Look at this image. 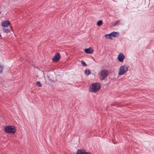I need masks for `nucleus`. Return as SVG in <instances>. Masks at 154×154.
<instances>
[{"label":"nucleus","mask_w":154,"mask_h":154,"mask_svg":"<svg viewBox=\"0 0 154 154\" xmlns=\"http://www.w3.org/2000/svg\"><path fill=\"white\" fill-rule=\"evenodd\" d=\"M125 58V57L124 54L122 53H120L118 56V59L119 61L120 62H122Z\"/></svg>","instance_id":"nucleus-6"},{"label":"nucleus","mask_w":154,"mask_h":154,"mask_svg":"<svg viewBox=\"0 0 154 154\" xmlns=\"http://www.w3.org/2000/svg\"><path fill=\"white\" fill-rule=\"evenodd\" d=\"M3 66L2 65H0V73L2 72L3 69Z\"/></svg>","instance_id":"nucleus-14"},{"label":"nucleus","mask_w":154,"mask_h":154,"mask_svg":"<svg viewBox=\"0 0 154 154\" xmlns=\"http://www.w3.org/2000/svg\"><path fill=\"white\" fill-rule=\"evenodd\" d=\"M61 58V56L59 53H57L54 56L52 60L54 62H57L59 61Z\"/></svg>","instance_id":"nucleus-5"},{"label":"nucleus","mask_w":154,"mask_h":154,"mask_svg":"<svg viewBox=\"0 0 154 154\" xmlns=\"http://www.w3.org/2000/svg\"><path fill=\"white\" fill-rule=\"evenodd\" d=\"M4 130L6 133L9 134H14L16 131L15 128L12 125L6 126L4 128Z\"/></svg>","instance_id":"nucleus-3"},{"label":"nucleus","mask_w":154,"mask_h":154,"mask_svg":"<svg viewBox=\"0 0 154 154\" xmlns=\"http://www.w3.org/2000/svg\"><path fill=\"white\" fill-rule=\"evenodd\" d=\"M85 53L88 54H91L94 51L93 49L91 48H86L85 49Z\"/></svg>","instance_id":"nucleus-8"},{"label":"nucleus","mask_w":154,"mask_h":154,"mask_svg":"<svg viewBox=\"0 0 154 154\" xmlns=\"http://www.w3.org/2000/svg\"><path fill=\"white\" fill-rule=\"evenodd\" d=\"M85 73L87 75H89L91 73V71L89 69H86L85 70Z\"/></svg>","instance_id":"nucleus-13"},{"label":"nucleus","mask_w":154,"mask_h":154,"mask_svg":"<svg viewBox=\"0 0 154 154\" xmlns=\"http://www.w3.org/2000/svg\"><path fill=\"white\" fill-rule=\"evenodd\" d=\"M36 85L39 87L42 86V85L38 81L36 83Z\"/></svg>","instance_id":"nucleus-16"},{"label":"nucleus","mask_w":154,"mask_h":154,"mask_svg":"<svg viewBox=\"0 0 154 154\" xmlns=\"http://www.w3.org/2000/svg\"><path fill=\"white\" fill-rule=\"evenodd\" d=\"M119 21H118L116 23H117L118 22H119Z\"/></svg>","instance_id":"nucleus-18"},{"label":"nucleus","mask_w":154,"mask_h":154,"mask_svg":"<svg viewBox=\"0 0 154 154\" xmlns=\"http://www.w3.org/2000/svg\"><path fill=\"white\" fill-rule=\"evenodd\" d=\"M10 25V22L8 20H5L2 21V25L4 27H7Z\"/></svg>","instance_id":"nucleus-7"},{"label":"nucleus","mask_w":154,"mask_h":154,"mask_svg":"<svg viewBox=\"0 0 154 154\" xmlns=\"http://www.w3.org/2000/svg\"><path fill=\"white\" fill-rule=\"evenodd\" d=\"M102 20H100L97 22V26H100L102 25Z\"/></svg>","instance_id":"nucleus-12"},{"label":"nucleus","mask_w":154,"mask_h":154,"mask_svg":"<svg viewBox=\"0 0 154 154\" xmlns=\"http://www.w3.org/2000/svg\"><path fill=\"white\" fill-rule=\"evenodd\" d=\"M100 87L99 84L94 83L92 84L89 89V91L92 92H95L100 90Z\"/></svg>","instance_id":"nucleus-2"},{"label":"nucleus","mask_w":154,"mask_h":154,"mask_svg":"<svg viewBox=\"0 0 154 154\" xmlns=\"http://www.w3.org/2000/svg\"><path fill=\"white\" fill-rule=\"evenodd\" d=\"M108 74V71L106 70H102L99 73V76L100 79L103 80L107 76Z\"/></svg>","instance_id":"nucleus-4"},{"label":"nucleus","mask_w":154,"mask_h":154,"mask_svg":"<svg viewBox=\"0 0 154 154\" xmlns=\"http://www.w3.org/2000/svg\"><path fill=\"white\" fill-rule=\"evenodd\" d=\"M88 153L86 152H82V150L79 149L77 151L76 154H88Z\"/></svg>","instance_id":"nucleus-10"},{"label":"nucleus","mask_w":154,"mask_h":154,"mask_svg":"<svg viewBox=\"0 0 154 154\" xmlns=\"http://www.w3.org/2000/svg\"><path fill=\"white\" fill-rule=\"evenodd\" d=\"M3 30L6 33H8L10 32V29H8L4 28Z\"/></svg>","instance_id":"nucleus-15"},{"label":"nucleus","mask_w":154,"mask_h":154,"mask_svg":"<svg viewBox=\"0 0 154 154\" xmlns=\"http://www.w3.org/2000/svg\"><path fill=\"white\" fill-rule=\"evenodd\" d=\"M128 68V66L126 65L123 64L121 65L119 68L118 75H124L127 71Z\"/></svg>","instance_id":"nucleus-1"},{"label":"nucleus","mask_w":154,"mask_h":154,"mask_svg":"<svg viewBox=\"0 0 154 154\" xmlns=\"http://www.w3.org/2000/svg\"><path fill=\"white\" fill-rule=\"evenodd\" d=\"M111 33L105 35V37L108 39H112Z\"/></svg>","instance_id":"nucleus-11"},{"label":"nucleus","mask_w":154,"mask_h":154,"mask_svg":"<svg viewBox=\"0 0 154 154\" xmlns=\"http://www.w3.org/2000/svg\"><path fill=\"white\" fill-rule=\"evenodd\" d=\"M81 63L83 66H86V64L84 61L82 60L81 61Z\"/></svg>","instance_id":"nucleus-17"},{"label":"nucleus","mask_w":154,"mask_h":154,"mask_svg":"<svg viewBox=\"0 0 154 154\" xmlns=\"http://www.w3.org/2000/svg\"><path fill=\"white\" fill-rule=\"evenodd\" d=\"M111 33L112 37H116L118 36L119 33L118 32H112Z\"/></svg>","instance_id":"nucleus-9"}]
</instances>
